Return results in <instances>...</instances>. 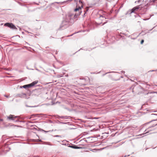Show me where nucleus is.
Segmentation results:
<instances>
[{
  "instance_id": "4",
  "label": "nucleus",
  "mask_w": 157,
  "mask_h": 157,
  "mask_svg": "<svg viewBox=\"0 0 157 157\" xmlns=\"http://www.w3.org/2000/svg\"><path fill=\"white\" fill-rule=\"evenodd\" d=\"M140 8V6H137L133 8L131 10V13H134L135 11H137V10L139 9Z\"/></svg>"
},
{
  "instance_id": "7",
  "label": "nucleus",
  "mask_w": 157,
  "mask_h": 157,
  "mask_svg": "<svg viewBox=\"0 0 157 157\" xmlns=\"http://www.w3.org/2000/svg\"><path fill=\"white\" fill-rule=\"evenodd\" d=\"M150 124H151V125H152V126H151V127L154 126H155L156 124H154L153 122H150Z\"/></svg>"
},
{
  "instance_id": "3",
  "label": "nucleus",
  "mask_w": 157,
  "mask_h": 157,
  "mask_svg": "<svg viewBox=\"0 0 157 157\" xmlns=\"http://www.w3.org/2000/svg\"><path fill=\"white\" fill-rule=\"evenodd\" d=\"M4 25L13 29H15L16 28L15 25L12 23H6Z\"/></svg>"
},
{
  "instance_id": "9",
  "label": "nucleus",
  "mask_w": 157,
  "mask_h": 157,
  "mask_svg": "<svg viewBox=\"0 0 157 157\" xmlns=\"http://www.w3.org/2000/svg\"><path fill=\"white\" fill-rule=\"evenodd\" d=\"M0 121H2V119H0Z\"/></svg>"
},
{
  "instance_id": "6",
  "label": "nucleus",
  "mask_w": 157,
  "mask_h": 157,
  "mask_svg": "<svg viewBox=\"0 0 157 157\" xmlns=\"http://www.w3.org/2000/svg\"><path fill=\"white\" fill-rule=\"evenodd\" d=\"M70 147L74 149H79L80 147L78 146H75L71 145L70 146Z\"/></svg>"
},
{
  "instance_id": "2",
  "label": "nucleus",
  "mask_w": 157,
  "mask_h": 157,
  "mask_svg": "<svg viewBox=\"0 0 157 157\" xmlns=\"http://www.w3.org/2000/svg\"><path fill=\"white\" fill-rule=\"evenodd\" d=\"M37 82H38V81H35L30 84L24 85L23 86H22V87L23 88H25V89H26L27 88H30L32 86H33L35 85L37 83Z\"/></svg>"
},
{
  "instance_id": "5",
  "label": "nucleus",
  "mask_w": 157,
  "mask_h": 157,
  "mask_svg": "<svg viewBox=\"0 0 157 157\" xmlns=\"http://www.w3.org/2000/svg\"><path fill=\"white\" fill-rule=\"evenodd\" d=\"M16 117H17L14 116V115H10L8 117V118L10 120H14V119Z\"/></svg>"
},
{
  "instance_id": "8",
  "label": "nucleus",
  "mask_w": 157,
  "mask_h": 157,
  "mask_svg": "<svg viewBox=\"0 0 157 157\" xmlns=\"http://www.w3.org/2000/svg\"><path fill=\"white\" fill-rule=\"evenodd\" d=\"M144 40H142L141 42H140V44H143V43L144 42Z\"/></svg>"
},
{
  "instance_id": "1",
  "label": "nucleus",
  "mask_w": 157,
  "mask_h": 157,
  "mask_svg": "<svg viewBox=\"0 0 157 157\" xmlns=\"http://www.w3.org/2000/svg\"><path fill=\"white\" fill-rule=\"evenodd\" d=\"M83 7L82 3L81 1H79L78 6L77 5L76 8L74 10V11L76 13L75 15H79L81 14L82 13L81 10Z\"/></svg>"
}]
</instances>
